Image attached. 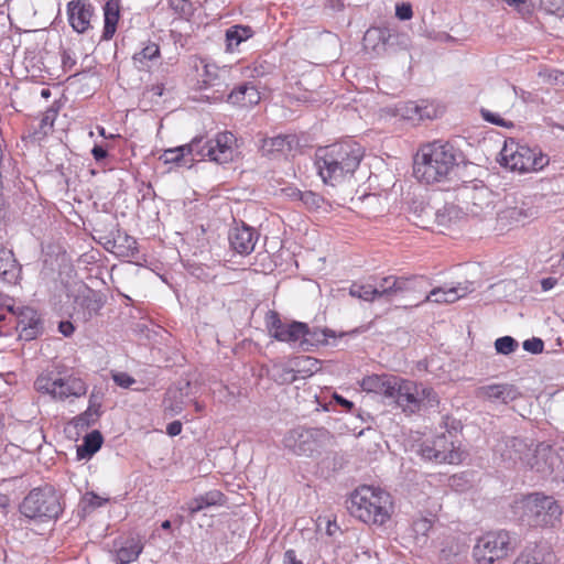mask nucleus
Returning <instances> with one entry per match:
<instances>
[{"label": "nucleus", "instance_id": "1", "mask_svg": "<svg viewBox=\"0 0 564 564\" xmlns=\"http://www.w3.org/2000/svg\"><path fill=\"white\" fill-rule=\"evenodd\" d=\"M264 326L272 338L302 351L335 346L338 339L352 337L361 332L360 328L337 332L295 319H283L280 313L273 310L265 312Z\"/></svg>", "mask_w": 564, "mask_h": 564}, {"label": "nucleus", "instance_id": "2", "mask_svg": "<svg viewBox=\"0 0 564 564\" xmlns=\"http://www.w3.org/2000/svg\"><path fill=\"white\" fill-rule=\"evenodd\" d=\"M360 386L364 391L382 395L404 411L415 412L424 403L432 405L438 402L433 389L397 376H367Z\"/></svg>", "mask_w": 564, "mask_h": 564}, {"label": "nucleus", "instance_id": "3", "mask_svg": "<svg viewBox=\"0 0 564 564\" xmlns=\"http://www.w3.org/2000/svg\"><path fill=\"white\" fill-rule=\"evenodd\" d=\"M364 155V148L357 141L347 139L318 148L315 166L323 182L335 186L354 176Z\"/></svg>", "mask_w": 564, "mask_h": 564}, {"label": "nucleus", "instance_id": "4", "mask_svg": "<svg viewBox=\"0 0 564 564\" xmlns=\"http://www.w3.org/2000/svg\"><path fill=\"white\" fill-rule=\"evenodd\" d=\"M346 505L349 514L368 527H384L394 514L393 497L378 486H358L350 492Z\"/></svg>", "mask_w": 564, "mask_h": 564}, {"label": "nucleus", "instance_id": "5", "mask_svg": "<svg viewBox=\"0 0 564 564\" xmlns=\"http://www.w3.org/2000/svg\"><path fill=\"white\" fill-rule=\"evenodd\" d=\"M458 152L449 142L434 141L423 145L414 160V176L422 183L433 184L447 180L457 165Z\"/></svg>", "mask_w": 564, "mask_h": 564}, {"label": "nucleus", "instance_id": "6", "mask_svg": "<svg viewBox=\"0 0 564 564\" xmlns=\"http://www.w3.org/2000/svg\"><path fill=\"white\" fill-rule=\"evenodd\" d=\"M431 284L430 279L424 275H389L382 278L378 285L352 283L349 288V294L367 302L381 299L390 302L400 293L425 290Z\"/></svg>", "mask_w": 564, "mask_h": 564}, {"label": "nucleus", "instance_id": "7", "mask_svg": "<svg viewBox=\"0 0 564 564\" xmlns=\"http://www.w3.org/2000/svg\"><path fill=\"white\" fill-rule=\"evenodd\" d=\"M422 459L436 464L458 465L466 457V449L457 435L445 431L426 438L417 451Z\"/></svg>", "mask_w": 564, "mask_h": 564}, {"label": "nucleus", "instance_id": "8", "mask_svg": "<svg viewBox=\"0 0 564 564\" xmlns=\"http://www.w3.org/2000/svg\"><path fill=\"white\" fill-rule=\"evenodd\" d=\"M522 519L532 528H555L561 523L562 507L552 497L529 495L521 501Z\"/></svg>", "mask_w": 564, "mask_h": 564}, {"label": "nucleus", "instance_id": "9", "mask_svg": "<svg viewBox=\"0 0 564 564\" xmlns=\"http://www.w3.org/2000/svg\"><path fill=\"white\" fill-rule=\"evenodd\" d=\"M332 436L325 429L297 426L283 437L284 447L297 456L313 457L321 455Z\"/></svg>", "mask_w": 564, "mask_h": 564}, {"label": "nucleus", "instance_id": "10", "mask_svg": "<svg viewBox=\"0 0 564 564\" xmlns=\"http://www.w3.org/2000/svg\"><path fill=\"white\" fill-rule=\"evenodd\" d=\"M513 550V539L508 531H489L476 541L473 556L477 564H496L507 558Z\"/></svg>", "mask_w": 564, "mask_h": 564}, {"label": "nucleus", "instance_id": "11", "mask_svg": "<svg viewBox=\"0 0 564 564\" xmlns=\"http://www.w3.org/2000/svg\"><path fill=\"white\" fill-rule=\"evenodd\" d=\"M236 137L229 131L215 134L214 138L197 135L192 139V148L195 155L200 159H208L217 164H226L234 159Z\"/></svg>", "mask_w": 564, "mask_h": 564}, {"label": "nucleus", "instance_id": "12", "mask_svg": "<svg viewBox=\"0 0 564 564\" xmlns=\"http://www.w3.org/2000/svg\"><path fill=\"white\" fill-rule=\"evenodd\" d=\"M500 155L506 167L521 173L540 171L549 164L546 154L514 141L506 142Z\"/></svg>", "mask_w": 564, "mask_h": 564}, {"label": "nucleus", "instance_id": "13", "mask_svg": "<svg viewBox=\"0 0 564 564\" xmlns=\"http://www.w3.org/2000/svg\"><path fill=\"white\" fill-rule=\"evenodd\" d=\"M20 511L30 519L56 518L62 512L59 497L52 486L31 490L23 499Z\"/></svg>", "mask_w": 564, "mask_h": 564}, {"label": "nucleus", "instance_id": "14", "mask_svg": "<svg viewBox=\"0 0 564 564\" xmlns=\"http://www.w3.org/2000/svg\"><path fill=\"white\" fill-rule=\"evenodd\" d=\"M35 388L61 401L68 398H80L87 393L88 389L86 382L79 377L53 378L51 373L39 376L35 380Z\"/></svg>", "mask_w": 564, "mask_h": 564}, {"label": "nucleus", "instance_id": "15", "mask_svg": "<svg viewBox=\"0 0 564 564\" xmlns=\"http://www.w3.org/2000/svg\"><path fill=\"white\" fill-rule=\"evenodd\" d=\"M321 369V361L310 355H295L285 364L272 367V377L282 384L292 383L299 379H306Z\"/></svg>", "mask_w": 564, "mask_h": 564}, {"label": "nucleus", "instance_id": "16", "mask_svg": "<svg viewBox=\"0 0 564 564\" xmlns=\"http://www.w3.org/2000/svg\"><path fill=\"white\" fill-rule=\"evenodd\" d=\"M216 93H219V95H213L212 98L238 108H250L261 100L259 87L253 80L236 84L230 90H228V84H226L225 89H217L214 94Z\"/></svg>", "mask_w": 564, "mask_h": 564}, {"label": "nucleus", "instance_id": "17", "mask_svg": "<svg viewBox=\"0 0 564 564\" xmlns=\"http://www.w3.org/2000/svg\"><path fill=\"white\" fill-rule=\"evenodd\" d=\"M105 296L93 289L86 288L74 300V316L76 321L88 323L100 315L105 306Z\"/></svg>", "mask_w": 564, "mask_h": 564}, {"label": "nucleus", "instance_id": "18", "mask_svg": "<svg viewBox=\"0 0 564 564\" xmlns=\"http://www.w3.org/2000/svg\"><path fill=\"white\" fill-rule=\"evenodd\" d=\"M9 311L17 316V328L20 330V338L32 340L43 330V321L37 311L30 306L10 305Z\"/></svg>", "mask_w": 564, "mask_h": 564}, {"label": "nucleus", "instance_id": "19", "mask_svg": "<svg viewBox=\"0 0 564 564\" xmlns=\"http://www.w3.org/2000/svg\"><path fill=\"white\" fill-rule=\"evenodd\" d=\"M466 209L473 216H482L494 208V193L486 186L465 187L462 193Z\"/></svg>", "mask_w": 564, "mask_h": 564}, {"label": "nucleus", "instance_id": "20", "mask_svg": "<svg viewBox=\"0 0 564 564\" xmlns=\"http://www.w3.org/2000/svg\"><path fill=\"white\" fill-rule=\"evenodd\" d=\"M258 238L257 230L245 223L235 225L228 232L230 249L241 256H248L254 250Z\"/></svg>", "mask_w": 564, "mask_h": 564}, {"label": "nucleus", "instance_id": "21", "mask_svg": "<svg viewBox=\"0 0 564 564\" xmlns=\"http://www.w3.org/2000/svg\"><path fill=\"white\" fill-rule=\"evenodd\" d=\"M94 7L87 0H72L67 3V18L70 26L77 33H85L90 29Z\"/></svg>", "mask_w": 564, "mask_h": 564}, {"label": "nucleus", "instance_id": "22", "mask_svg": "<svg viewBox=\"0 0 564 564\" xmlns=\"http://www.w3.org/2000/svg\"><path fill=\"white\" fill-rule=\"evenodd\" d=\"M521 393L513 384H488L479 387L476 390V397L484 400H501L503 403H508L520 398Z\"/></svg>", "mask_w": 564, "mask_h": 564}, {"label": "nucleus", "instance_id": "23", "mask_svg": "<svg viewBox=\"0 0 564 564\" xmlns=\"http://www.w3.org/2000/svg\"><path fill=\"white\" fill-rule=\"evenodd\" d=\"M112 240L108 242L112 245L113 253L118 257L137 259L139 254V248L137 240L129 236L126 231L117 229L111 232Z\"/></svg>", "mask_w": 564, "mask_h": 564}, {"label": "nucleus", "instance_id": "24", "mask_svg": "<svg viewBox=\"0 0 564 564\" xmlns=\"http://www.w3.org/2000/svg\"><path fill=\"white\" fill-rule=\"evenodd\" d=\"M434 112L435 111L430 109L427 106H421L414 101L399 102L394 107V116L413 122L431 119L433 118Z\"/></svg>", "mask_w": 564, "mask_h": 564}, {"label": "nucleus", "instance_id": "25", "mask_svg": "<svg viewBox=\"0 0 564 564\" xmlns=\"http://www.w3.org/2000/svg\"><path fill=\"white\" fill-rule=\"evenodd\" d=\"M161 57L160 46L158 43L147 41L142 43L140 51L132 56L133 63L139 70H148L152 63Z\"/></svg>", "mask_w": 564, "mask_h": 564}, {"label": "nucleus", "instance_id": "26", "mask_svg": "<svg viewBox=\"0 0 564 564\" xmlns=\"http://www.w3.org/2000/svg\"><path fill=\"white\" fill-rule=\"evenodd\" d=\"M21 267L11 250L0 248V276L7 283H15L20 276Z\"/></svg>", "mask_w": 564, "mask_h": 564}, {"label": "nucleus", "instance_id": "27", "mask_svg": "<svg viewBox=\"0 0 564 564\" xmlns=\"http://www.w3.org/2000/svg\"><path fill=\"white\" fill-rule=\"evenodd\" d=\"M143 550V544L138 536H128L116 550V560L120 564L135 561Z\"/></svg>", "mask_w": 564, "mask_h": 564}, {"label": "nucleus", "instance_id": "28", "mask_svg": "<svg viewBox=\"0 0 564 564\" xmlns=\"http://www.w3.org/2000/svg\"><path fill=\"white\" fill-rule=\"evenodd\" d=\"M120 18L119 0H108L104 6V30L101 39L109 41L116 33Z\"/></svg>", "mask_w": 564, "mask_h": 564}, {"label": "nucleus", "instance_id": "29", "mask_svg": "<svg viewBox=\"0 0 564 564\" xmlns=\"http://www.w3.org/2000/svg\"><path fill=\"white\" fill-rule=\"evenodd\" d=\"M203 65V83L205 87H217L223 84L226 85V80L230 76V67H219L214 63L202 61Z\"/></svg>", "mask_w": 564, "mask_h": 564}, {"label": "nucleus", "instance_id": "30", "mask_svg": "<svg viewBox=\"0 0 564 564\" xmlns=\"http://www.w3.org/2000/svg\"><path fill=\"white\" fill-rule=\"evenodd\" d=\"M536 214V210L531 200H522L517 203L516 206L507 207L502 212V218L507 219L511 224H524L525 220L532 218Z\"/></svg>", "mask_w": 564, "mask_h": 564}, {"label": "nucleus", "instance_id": "31", "mask_svg": "<svg viewBox=\"0 0 564 564\" xmlns=\"http://www.w3.org/2000/svg\"><path fill=\"white\" fill-rule=\"evenodd\" d=\"M293 139L290 135H275L264 138L261 141L260 150L265 156L289 152L292 148Z\"/></svg>", "mask_w": 564, "mask_h": 564}, {"label": "nucleus", "instance_id": "32", "mask_svg": "<svg viewBox=\"0 0 564 564\" xmlns=\"http://www.w3.org/2000/svg\"><path fill=\"white\" fill-rule=\"evenodd\" d=\"M224 502V495L219 490H212L192 499L187 503V510L193 516L208 507L220 506Z\"/></svg>", "mask_w": 564, "mask_h": 564}, {"label": "nucleus", "instance_id": "33", "mask_svg": "<svg viewBox=\"0 0 564 564\" xmlns=\"http://www.w3.org/2000/svg\"><path fill=\"white\" fill-rule=\"evenodd\" d=\"M253 35V31L248 25H232L226 31V46L227 51L232 52L240 43L247 41Z\"/></svg>", "mask_w": 564, "mask_h": 564}, {"label": "nucleus", "instance_id": "34", "mask_svg": "<svg viewBox=\"0 0 564 564\" xmlns=\"http://www.w3.org/2000/svg\"><path fill=\"white\" fill-rule=\"evenodd\" d=\"M471 283H458L457 286H453L449 289L434 288L432 290V295L443 294L444 300H441V302H446V304H451L466 296L468 293L473 292L474 289L471 288Z\"/></svg>", "mask_w": 564, "mask_h": 564}, {"label": "nucleus", "instance_id": "35", "mask_svg": "<svg viewBox=\"0 0 564 564\" xmlns=\"http://www.w3.org/2000/svg\"><path fill=\"white\" fill-rule=\"evenodd\" d=\"M435 221L438 226L448 227L463 217V210L454 204H446L443 208L435 210Z\"/></svg>", "mask_w": 564, "mask_h": 564}, {"label": "nucleus", "instance_id": "36", "mask_svg": "<svg viewBox=\"0 0 564 564\" xmlns=\"http://www.w3.org/2000/svg\"><path fill=\"white\" fill-rule=\"evenodd\" d=\"M511 564H549L546 553L538 547H527L521 551Z\"/></svg>", "mask_w": 564, "mask_h": 564}, {"label": "nucleus", "instance_id": "37", "mask_svg": "<svg viewBox=\"0 0 564 564\" xmlns=\"http://www.w3.org/2000/svg\"><path fill=\"white\" fill-rule=\"evenodd\" d=\"M102 435L99 431H93L84 437V443L77 448V455L82 458L91 456L98 452L102 445Z\"/></svg>", "mask_w": 564, "mask_h": 564}, {"label": "nucleus", "instance_id": "38", "mask_svg": "<svg viewBox=\"0 0 564 564\" xmlns=\"http://www.w3.org/2000/svg\"><path fill=\"white\" fill-rule=\"evenodd\" d=\"M185 155H192L193 159L196 156L194 148H192V141L187 144L165 150L162 159L164 163H180Z\"/></svg>", "mask_w": 564, "mask_h": 564}, {"label": "nucleus", "instance_id": "39", "mask_svg": "<svg viewBox=\"0 0 564 564\" xmlns=\"http://www.w3.org/2000/svg\"><path fill=\"white\" fill-rule=\"evenodd\" d=\"M57 118V110L54 108H48L43 113L39 129L36 130L37 134L47 135L50 132L53 131L54 122Z\"/></svg>", "mask_w": 564, "mask_h": 564}, {"label": "nucleus", "instance_id": "40", "mask_svg": "<svg viewBox=\"0 0 564 564\" xmlns=\"http://www.w3.org/2000/svg\"><path fill=\"white\" fill-rule=\"evenodd\" d=\"M171 8L182 19L188 20L193 13L194 8L189 0H170Z\"/></svg>", "mask_w": 564, "mask_h": 564}, {"label": "nucleus", "instance_id": "41", "mask_svg": "<svg viewBox=\"0 0 564 564\" xmlns=\"http://www.w3.org/2000/svg\"><path fill=\"white\" fill-rule=\"evenodd\" d=\"M433 523L427 518H419L412 523L413 536L415 540H420V538H426L427 533L431 531Z\"/></svg>", "mask_w": 564, "mask_h": 564}, {"label": "nucleus", "instance_id": "42", "mask_svg": "<svg viewBox=\"0 0 564 564\" xmlns=\"http://www.w3.org/2000/svg\"><path fill=\"white\" fill-rule=\"evenodd\" d=\"M518 347L519 343L511 336H503L495 341L496 352H513Z\"/></svg>", "mask_w": 564, "mask_h": 564}, {"label": "nucleus", "instance_id": "43", "mask_svg": "<svg viewBox=\"0 0 564 564\" xmlns=\"http://www.w3.org/2000/svg\"><path fill=\"white\" fill-rule=\"evenodd\" d=\"M296 196L303 202V204L311 209L318 208L322 203V197L314 192H296Z\"/></svg>", "mask_w": 564, "mask_h": 564}, {"label": "nucleus", "instance_id": "44", "mask_svg": "<svg viewBox=\"0 0 564 564\" xmlns=\"http://www.w3.org/2000/svg\"><path fill=\"white\" fill-rule=\"evenodd\" d=\"M481 117L485 121L490 122L492 124L503 127V128H512L514 124L512 121H507L503 118L500 117V115L496 112H491L488 109H481Z\"/></svg>", "mask_w": 564, "mask_h": 564}, {"label": "nucleus", "instance_id": "45", "mask_svg": "<svg viewBox=\"0 0 564 564\" xmlns=\"http://www.w3.org/2000/svg\"><path fill=\"white\" fill-rule=\"evenodd\" d=\"M268 72L265 62H256L251 66L245 68V76L251 78H258L265 75Z\"/></svg>", "mask_w": 564, "mask_h": 564}, {"label": "nucleus", "instance_id": "46", "mask_svg": "<svg viewBox=\"0 0 564 564\" xmlns=\"http://www.w3.org/2000/svg\"><path fill=\"white\" fill-rule=\"evenodd\" d=\"M522 347L528 352H543L544 341L539 337H532L524 340Z\"/></svg>", "mask_w": 564, "mask_h": 564}, {"label": "nucleus", "instance_id": "47", "mask_svg": "<svg viewBox=\"0 0 564 564\" xmlns=\"http://www.w3.org/2000/svg\"><path fill=\"white\" fill-rule=\"evenodd\" d=\"M84 500L91 508H99L109 501L108 498L100 497L93 491L87 492L84 496Z\"/></svg>", "mask_w": 564, "mask_h": 564}, {"label": "nucleus", "instance_id": "48", "mask_svg": "<svg viewBox=\"0 0 564 564\" xmlns=\"http://www.w3.org/2000/svg\"><path fill=\"white\" fill-rule=\"evenodd\" d=\"M395 15L398 19L405 21L410 20L413 15L412 6L406 2H402L401 4H397L395 7Z\"/></svg>", "mask_w": 564, "mask_h": 564}, {"label": "nucleus", "instance_id": "49", "mask_svg": "<svg viewBox=\"0 0 564 564\" xmlns=\"http://www.w3.org/2000/svg\"><path fill=\"white\" fill-rule=\"evenodd\" d=\"M112 379L118 386L122 388H129L135 381L131 376H129L126 372H115L112 373Z\"/></svg>", "mask_w": 564, "mask_h": 564}, {"label": "nucleus", "instance_id": "50", "mask_svg": "<svg viewBox=\"0 0 564 564\" xmlns=\"http://www.w3.org/2000/svg\"><path fill=\"white\" fill-rule=\"evenodd\" d=\"M76 65V58L74 53L69 50H64L62 52V66L65 72L72 70V68Z\"/></svg>", "mask_w": 564, "mask_h": 564}, {"label": "nucleus", "instance_id": "51", "mask_svg": "<svg viewBox=\"0 0 564 564\" xmlns=\"http://www.w3.org/2000/svg\"><path fill=\"white\" fill-rule=\"evenodd\" d=\"M57 329L63 336L70 337L75 332V326L70 321H61Z\"/></svg>", "mask_w": 564, "mask_h": 564}, {"label": "nucleus", "instance_id": "52", "mask_svg": "<svg viewBox=\"0 0 564 564\" xmlns=\"http://www.w3.org/2000/svg\"><path fill=\"white\" fill-rule=\"evenodd\" d=\"M564 2V0H540L541 6L551 13H555L556 11H560L561 4Z\"/></svg>", "mask_w": 564, "mask_h": 564}, {"label": "nucleus", "instance_id": "53", "mask_svg": "<svg viewBox=\"0 0 564 564\" xmlns=\"http://www.w3.org/2000/svg\"><path fill=\"white\" fill-rule=\"evenodd\" d=\"M91 154L96 162H101L108 156V151L106 148L96 144L91 150Z\"/></svg>", "mask_w": 564, "mask_h": 564}, {"label": "nucleus", "instance_id": "54", "mask_svg": "<svg viewBox=\"0 0 564 564\" xmlns=\"http://www.w3.org/2000/svg\"><path fill=\"white\" fill-rule=\"evenodd\" d=\"M181 432H182V423L180 421H173V422L169 423L166 426V433L170 436H176V435L181 434Z\"/></svg>", "mask_w": 564, "mask_h": 564}, {"label": "nucleus", "instance_id": "55", "mask_svg": "<svg viewBox=\"0 0 564 564\" xmlns=\"http://www.w3.org/2000/svg\"><path fill=\"white\" fill-rule=\"evenodd\" d=\"M441 300H444L443 294L432 295V290L425 295L422 303L432 302L436 304H446V302H441Z\"/></svg>", "mask_w": 564, "mask_h": 564}, {"label": "nucleus", "instance_id": "56", "mask_svg": "<svg viewBox=\"0 0 564 564\" xmlns=\"http://www.w3.org/2000/svg\"><path fill=\"white\" fill-rule=\"evenodd\" d=\"M165 90L164 84H155L148 87V91H150L153 96L161 97L163 96Z\"/></svg>", "mask_w": 564, "mask_h": 564}, {"label": "nucleus", "instance_id": "57", "mask_svg": "<svg viewBox=\"0 0 564 564\" xmlns=\"http://www.w3.org/2000/svg\"><path fill=\"white\" fill-rule=\"evenodd\" d=\"M284 560L289 564H302V562L296 558V554H295L294 550H288L284 553Z\"/></svg>", "mask_w": 564, "mask_h": 564}, {"label": "nucleus", "instance_id": "58", "mask_svg": "<svg viewBox=\"0 0 564 564\" xmlns=\"http://www.w3.org/2000/svg\"><path fill=\"white\" fill-rule=\"evenodd\" d=\"M557 280L554 278H545L541 281V288L543 291H550L556 284Z\"/></svg>", "mask_w": 564, "mask_h": 564}, {"label": "nucleus", "instance_id": "59", "mask_svg": "<svg viewBox=\"0 0 564 564\" xmlns=\"http://www.w3.org/2000/svg\"><path fill=\"white\" fill-rule=\"evenodd\" d=\"M165 411H167L170 414H176L182 411V406L181 405H172V404L166 405Z\"/></svg>", "mask_w": 564, "mask_h": 564}, {"label": "nucleus", "instance_id": "60", "mask_svg": "<svg viewBox=\"0 0 564 564\" xmlns=\"http://www.w3.org/2000/svg\"><path fill=\"white\" fill-rule=\"evenodd\" d=\"M335 399H336V401H337L338 403H340L341 405H344V406H346V408H348V409H351V408H352V402H350V401H348V400H346V399H344V398H341V397H338V395H336V397H335Z\"/></svg>", "mask_w": 564, "mask_h": 564}, {"label": "nucleus", "instance_id": "61", "mask_svg": "<svg viewBox=\"0 0 564 564\" xmlns=\"http://www.w3.org/2000/svg\"><path fill=\"white\" fill-rule=\"evenodd\" d=\"M194 406H195L196 412H202L204 410V405L202 403H199L198 401L194 402Z\"/></svg>", "mask_w": 564, "mask_h": 564}, {"label": "nucleus", "instance_id": "62", "mask_svg": "<svg viewBox=\"0 0 564 564\" xmlns=\"http://www.w3.org/2000/svg\"><path fill=\"white\" fill-rule=\"evenodd\" d=\"M161 527H162V529H164V530H169V529H171V521H170V520H165V521H163V522H162V524H161Z\"/></svg>", "mask_w": 564, "mask_h": 564}, {"label": "nucleus", "instance_id": "63", "mask_svg": "<svg viewBox=\"0 0 564 564\" xmlns=\"http://www.w3.org/2000/svg\"><path fill=\"white\" fill-rule=\"evenodd\" d=\"M42 96L43 97H48L50 96V90L48 89H43L42 90Z\"/></svg>", "mask_w": 564, "mask_h": 564}, {"label": "nucleus", "instance_id": "64", "mask_svg": "<svg viewBox=\"0 0 564 564\" xmlns=\"http://www.w3.org/2000/svg\"><path fill=\"white\" fill-rule=\"evenodd\" d=\"M98 132L100 135L105 137V128L104 127H98Z\"/></svg>", "mask_w": 564, "mask_h": 564}]
</instances>
